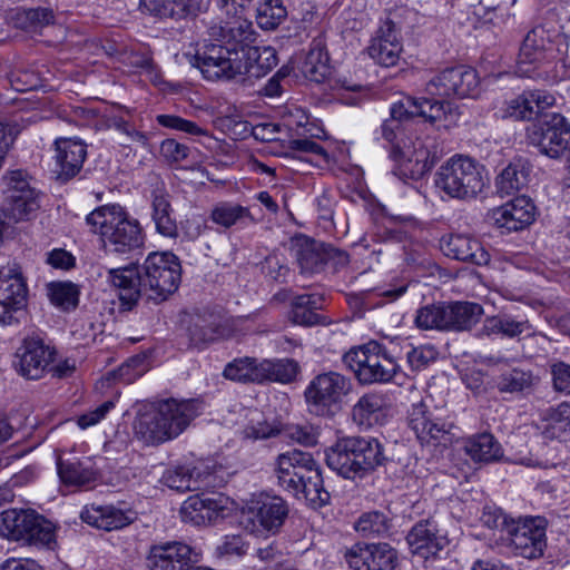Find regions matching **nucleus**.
Returning a JSON list of instances; mask_svg holds the SVG:
<instances>
[{
	"mask_svg": "<svg viewBox=\"0 0 570 570\" xmlns=\"http://www.w3.org/2000/svg\"><path fill=\"white\" fill-rule=\"evenodd\" d=\"M326 465L347 480L365 479L390 462L385 445L376 438H338L325 450Z\"/></svg>",
	"mask_w": 570,
	"mask_h": 570,
	"instance_id": "nucleus-1",
	"label": "nucleus"
},
{
	"mask_svg": "<svg viewBox=\"0 0 570 570\" xmlns=\"http://www.w3.org/2000/svg\"><path fill=\"white\" fill-rule=\"evenodd\" d=\"M198 415L196 400H163L136 417L135 435L146 445H159L179 436Z\"/></svg>",
	"mask_w": 570,
	"mask_h": 570,
	"instance_id": "nucleus-2",
	"label": "nucleus"
},
{
	"mask_svg": "<svg viewBox=\"0 0 570 570\" xmlns=\"http://www.w3.org/2000/svg\"><path fill=\"white\" fill-rule=\"evenodd\" d=\"M277 483L288 493L305 499L312 507H323L331 495L324 489L317 462L308 452L291 450L281 453L275 462Z\"/></svg>",
	"mask_w": 570,
	"mask_h": 570,
	"instance_id": "nucleus-3",
	"label": "nucleus"
},
{
	"mask_svg": "<svg viewBox=\"0 0 570 570\" xmlns=\"http://www.w3.org/2000/svg\"><path fill=\"white\" fill-rule=\"evenodd\" d=\"M86 225L99 234L117 253L126 254L144 246L145 236L139 222L129 217L118 204L104 205L86 216Z\"/></svg>",
	"mask_w": 570,
	"mask_h": 570,
	"instance_id": "nucleus-4",
	"label": "nucleus"
},
{
	"mask_svg": "<svg viewBox=\"0 0 570 570\" xmlns=\"http://www.w3.org/2000/svg\"><path fill=\"white\" fill-rule=\"evenodd\" d=\"M559 36L558 29L548 23L528 31L519 49L515 73L534 80L554 81L551 63L556 58L554 41Z\"/></svg>",
	"mask_w": 570,
	"mask_h": 570,
	"instance_id": "nucleus-5",
	"label": "nucleus"
},
{
	"mask_svg": "<svg viewBox=\"0 0 570 570\" xmlns=\"http://www.w3.org/2000/svg\"><path fill=\"white\" fill-rule=\"evenodd\" d=\"M435 185L452 198H475L487 185L484 167L469 156L454 155L438 169Z\"/></svg>",
	"mask_w": 570,
	"mask_h": 570,
	"instance_id": "nucleus-6",
	"label": "nucleus"
},
{
	"mask_svg": "<svg viewBox=\"0 0 570 570\" xmlns=\"http://www.w3.org/2000/svg\"><path fill=\"white\" fill-rule=\"evenodd\" d=\"M343 361L364 385L387 383L401 371L395 356L375 341L351 348Z\"/></svg>",
	"mask_w": 570,
	"mask_h": 570,
	"instance_id": "nucleus-7",
	"label": "nucleus"
},
{
	"mask_svg": "<svg viewBox=\"0 0 570 570\" xmlns=\"http://www.w3.org/2000/svg\"><path fill=\"white\" fill-rule=\"evenodd\" d=\"M0 535L23 544L52 549L56 528L32 509H8L0 513Z\"/></svg>",
	"mask_w": 570,
	"mask_h": 570,
	"instance_id": "nucleus-8",
	"label": "nucleus"
},
{
	"mask_svg": "<svg viewBox=\"0 0 570 570\" xmlns=\"http://www.w3.org/2000/svg\"><path fill=\"white\" fill-rule=\"evenodd\" d=\"M141 278L147 298L156 303L164 302L180 284V262L170 252L150 253L141 266Z\"/></svg>",
	"mask_w": 570,
	"mask_h": 570,
	"instance_id": "nucleus-9",
	"label": "nucleus"
},
{
	"mask_svg": "<svg viewBox=\"0 0 570 570\" xmlns=\"http://www.w3.org/2000/svg\"><path fill=\"white\" fill-rule=\"evenodd\" d=\"M350 377L328 371L312 379L305 389L304 396L312 413L331 416L342 406L343 400L352 392Z\"/></svg>",
	"mask_w": 570,
	"mask_h": 570,
	"instance_id": "nucleus-10",
	"label": "nucleus"
},
{
	"mask_svg": "<svg viewBox=\"0 0 570 570\" xmlns=\"http://www.w3.org/2000/svg\"><path fill=\"white\" fill-rule=\"evenodd\" d=\"M525 137L529 145L549 158H560L570 148V126L557 112L541 115L527 127Z\"/></svg>",
	"mask_w": 570,
	"mask_h": 570,
	"instance_id": "nucleus-11",
	"label": "nucleus"
},
{
	"mask_svg": "<svg viewBox=\"0 0 570 570\" xmlns=\"http://www.w3.org/2000/svg\"><path fill=\"white\" fill-rule=\"evenodd\" d=\"M234 49H225L216 42L205 43L195 53L186 52L188 62L198 68L208 80L232 79L243 73L242 57Z\"/></svg>",
	"mask_w": 570,
	"mask_h": 570,
	"instance_id": "nucleus-12",
	"label": "nucleus"
},
{
	"mask_svg": "<svg viewBox=\"0 0 570 570\" xmlns=\"http://www.w3.org/2000/svg\"><path fill=\"white\" fill-rule=\"evenodd\" d=\"M546 528L547 521L541 517L518 519L510 525L505 540L514 554L537 559L543 556L547 548Z\"/></svg>",
	"mask_w": 570,
	"mask_h": 570,
	"instance_id": "nucleus-13",
	"label": "nucleus"
},
{
	"mask_svg": "<svg viewBox=\"0 0 570 570\" xmlns=\"http://www.w3.org/2000/svg\"><path fill=\"white\" fill-rule=\"evenodd\" d=\"M479 76L472 68L458 66L446 68L435 75L426 83V92L438 96L445 101V98H468L475 97L479 92Z\"/></svg>",
	"mask_w": 570,
	"mask_h": 570,
	"instance_id": "nucleus-14",
	"label": "nucleus"
},
{
	"mask_svg": "<svg viewBox=\"0 0 570 570\" xmlns=\"http://www.w3.org/2000/svg\"><path fill=\"white\" fill-rule=\"evenodd\" d=\"M391 156L399 163L396 175L403 178L420 179L429 173L439 161L440 154L432 138L416 139L412 150H403L394 146Z\"/></svg>",
	"mask_w": 570,
	"mask_h": 570,
	"instance_id": "nucleus-15",
	"label": "nucleus"
},
{
	"mask_svg": "<svg viewBox=\"0 0 570 570\" xmlns=\"http://www.w3.org/2000/svg\"><path fill=\"white\" fill-rule=\"evenodd\" d=\"M407 425L422 445L446 448L452 443V424L435 417L423 402L412 405Z\"/></svg>",
	"mask_w": 570,
	"mask_h": 570,
	"instance_id": "nucleus-16",
	"label": "nucleus"
},
{
	"mask_svg": "<svg viewBox=\"0 0 570 570\" xmlns=\"http://www.w3.org/2000/svg\"><path fill=\"white\" fill-rule=\"evenodd\" d=\"M55 350L40 335L26 336L17 348L13 362L17 372L28 380L41 379L53 362Z\"/></svg>",
	"mask_w": 570,
	"mask_h": 570,
	"instance_id": "nucleus-17",
	"label": "nucleus"
},
{
	"mask_svg": "<svg viewBox=\"0 0 570 570\" xmlns=\"http://www.w3.org/2000/svg\"><path fill=\"white\" fill-rule=\"evenodd\" d=\"M27 284L17 264L0 267V324L18 322L16 314L27 304Z\"/></svg>",
	"mask_w": 570,
	"mask_h": 570,
	"instance_id": "nucleus-18",
	"label": "nucleus"
},
{
	"mask_svg": "<svg viewBox=\"0 0 570 570\" xmlns=\"http://www.w3.org/2000/svg\"><path fill=\"white\" fill-rule=\"evenodd\" d=\"M353 570H397V551L389 543H356L345 552Z\"/></svg>",
	"mask_w": 570,
	"mask_h": 570,
	"instance_id": "nucleus-19",
	"label": "nucleus"
},
{
	"mask_svg": "<svg viewBox=\"0 0 570 570\" xmlns=\"http://www.w3.org/2000/svg\"><path fill=\"white\" fill-rule=\"evenodd\" d=\"M230 510V501L219 493H212L206 497L197 494L189 497L180 509L181 519L194 525H207L218 519L227 517Z\"/></svg>",
	"mask_w": 570,
	"mask_h": 570,
	"instance_id": "nucleus-20",
	"label": "nucleus"
},
{
	"mask_svg": "<svg viewBox=\"0 0 570 570\" xmlns=\"http://www.w3.org/2000/svg\"><path fill=\"white\" fill-rule=\"evenodd\" d=\"M200 553L183 542H166L150 548L146 564L149 570H189Z\"/></svg>",
	"mask_w": 570,
	"mask_h": 570,
	"instance_id": "nucleus-21",
	"label": "nucleus"
},
{
	"mask_svg": "<svg viewBox=\"0 0 570 570\" xmlns=\"http://www.w3.org/2000/svg\"><path fill=\"white\" fill-rule=\"evenodd\" d=\"M556 104V97L546 90H524L520 95L505 100L501 108L502 118L517 121L538 119L543 111Z\"/></svg>",
	"mask_w": 570,
	"mask_h": 570,
	"instance_id": "nucleus-22",
	"label": "nucleus"
},
{
	"mask_svg": "<svg viewBox=\"0 0 570 570\" xmlns=\"http://www.w3.org/2000/svg\"><path fill=\"white\" fill-rule=\"evenodd\" d=\"M230 14H233L232 19L213 24L209 28V35L217 41L216 43L223 45L225 49H234L233 52L242 56L254 41V31L252 23L242 18L238 11L235 13L232 9Z\"/></svg>",
	"mask_w": 570,
	"mask_h": 570,
	"instance_id": "nucleus-23",
	"label": "nucleus"
},
{
	"mask_svg": "<svg viewBox=\"0 0 570 570\" xmlns=\"http://www.w3.org/2000/svg\"><path fill=\"white\" fill-rule=\"evenodd\" d=\"M449 101L432 100L428 98L404 97L391 106V119L401 122L413 117H422L430 122L441 120L451 112Z\"/></svg>",
	"mask_w": 570,
	"mask_h": 570,
	"instance_id": "nucleus-24",
	"label": "nucleus"
},
{
	"mask_svg": "<svg viewBox=\"0 0 570 570\" xmlns=\"http://www.w3.org/2000/svg\"><path fill=\"white\" fill-rule=\"evenodd\" d=\"M490 219L498 228L518 232L534 222L535 206L529 197L519 196L492 209Z\"/></svg>",
	"mask_w": 570,
	"mask_h": 570,
	"instance_id": "nucleus-25",
	"label": "nucleus"
},
{
	"mask_svg": "<svg viewBox=\"0 0 570 570\" xmlns=\"http://www.w3.org/2000/svg\"><path fill=\"white\" fill-rule=\"evenodd\" d=\"M161 481L178 492L209 490L216 487V476L204 465L169 468L164 472Z\"/></svg>",
	"mask_w": 570,
	"mask_h": 570,
	"instance_id": "nucleus-26",
	"label": "nucleus"
},
{
	"mask_svg": "<svg viewBox=\"0 0 570 570\" xmlns=\"http://www.w3.org/2000/svg\"><path fill=\"white\" fill-rule=\"evenodd\" d=\"M137 514L131 509H122L114 504L87 505L80 512V519L99 530L115 531L131 524Z\"/></svg>",
	"mask_w": 570,
	"mask_h": 570,
	"instance_id": "nucleus-27",
	"label": "nucleus"
},
{
	"mask_svg": "<svg viewBox=\"0 0 570 570\" xmlns=\"http://www.w3.org/2000/svg\"><path fill=\"white\" fill-rule=\"evenodd\" d=\"M411 552L424 559L434 557L448 544L445 535L439 533L436 523L431 520H421L413 525L406 535Z\"/></svg>",
	"mask_w": 570,
	"mask_h": 570,
	"instance_id": "nucleus-28",
	"label": "nucleus"
},
{
	"mask_svg": "<svg viewBox=\"0 0 570 570\" xmlns=\"http://www.w3.org/2000/svg\"><path fill=\"white\" fill-rule=\"evenodd\" d=\"M249 512L264 530L276 533L287 519L289 509L281 497L261 495L252 502Z\"/></svg>",
	"mask_w": 570,
	"mask_h": 570,
	"instance_id": "nucleus-29",
	"label": "nucleus"
},
{
	"mask_svg": "<svg viewBox=\"0 0 570 570\" xmlns=\"http://www.w3.org/2000/svg\"><path fill=\"white\" fill-rule=\"evenodd\" d=\"M109 281L119 291V301L124 309H131L137 303L142 289L141 268L136 266H126L111 268L108 272Z\"/></svg>",
	"mask_w": 570,
	"mask_h": 570,
	"instance_id": "nucleus-30",
	"label": "nucleus"
},
{
	"mask_svg": "<svg viewBox=\"0 0 570 570\" xmlns=\"http://www.w3.org/2000/svg\"><path fill=\"white\" fill-rule=\"evenodd\" d=\"M55 148L59 178L68 180L75 177L86 159V145L80 140L58 138L55 141Z\"/></svg>",
	"mask_w": 570,
	"mask_h": 570,
	"instance_id": "nucleus-31",
	"label": "nucleus"
},
{
	"mask_svg": "<svg viewBox=\"0 0 570 570\" xmlns=\"http://www.w3.org/2000/svg\"><path fill=\"white\" fill-rule=\"evenodd\" d=\"M441 248L448 257L453 259L475 265H485L490 261V255L481 243L466 235H450L443 238Z\"/></svg>",
	"mask_w": 570,
	"mask_h": 570,
	"instance_id": "nucleus-32",
	"label": "nucleus"
},
{
	"mask_svg": "<svg viewBox=\"0 0 570 570\" xmlns=\"http://www.w3.org/2000/svg\"><path fill=\"white\" fill-rule=\"evenodd\" d=\"M337 258L338 264H347L348 255L335 248H324L315 242H306L295 249V258L303 273L320 272L328 258Z\"/></svg>",
	"mask_w": 570,
	"mask_h": 570,
	"instance_id": "nucleus-33",
	"label": "nucleus"
},
{
	"mask_svg": "<svg viewBox=\"0 0 570 570\" xmlns=\"http://www.w3.org/2000/svg\"><path fill=\"white\" fill-rule=\"evenodd\" d=\"M443 331L471 330L481 318L483 307L472 302H444Z\"/></svg>",
	"mask_w": 570,
	"mask_h": 570,
	"instance_id": "nucleus-34",
	"label": "nucleus"
},
{
	"mask_svg": "<svg viewBox=\"0 0 570 570\" xmlns=\"http://www.w3.org/2000/svg\"><path fill=\"white\" fill-rule=\"evenodd\" d=\"M57 471L61 483L66 487L86 488L98 479V470L90 460L57 459Z\"/></svg>",
	"mask_w": 570,
	"mask_h": 570,
	"instance_id": "nucleus-35",
	"label": "nucleus"
},
{
	"mask_svg": "<svg viewBox=\"0 0 570 570\" xmlns=\"http://www.w3.org/2000/svg\"><path fill=\"white\" fill-rule=\"evenodd\" d=\"M538 383V377L531 370L523 367H507L494 377V386L501 394L513 396L531 393Z\"/></svg>",
	"mask_w": 570,
	"mask_h": 570,
	"instance_id": "nucleus-36",
	"label": "nucleus"
},
{
	"mask_svg": "<svg viewBox=\"0 0 570 570\" xmlns=\"http://www.w3.org/2000/svg\"><path fill=\"white\" fill-rule=\"evenodd\" d=\"M323 297L317 294H302L293 297L291 302L289 320L297 325L315 326L327 325L326 316L317 313L322 308Z\"/></svg>",
	"mask_w": 570,
	"mask_h": 570,
	"instance_id": "nucleus-37",
	"label": "nucleus"
},
{
	"mask_svg": "<svg viewBox=\"0 0 570 570\" xmlns=\"http://www.w3.org/2000/svg\"><path fill=\"white\" fill-rule=\"evenodd\" d=\"M501 334L509 338L531 336L534 330L528 320H517L508 314L485 318L482 327L478 331L479 338Z\"/></svg>",
	"mask_w": 570,
	"mask_h": 570,
	"instance_id": "nucleus-38",
	"label": "nucleus"
},
{
	"mask_svg": "<svg viewBox=\"0 0 570 570\" xmlns=\"http://www.w3.org/2000/svg\"><path fill=\"white\" fill-rule=\"evenodd\" d=\"M385 417V399L381 394L366 393L352 407V419L360 428L381 425Z\"/></svg>",
	"mask_w": 570,
	"mask_h": 570,
	"instance_id": "nucleus-39",
	"label": "nucleus"
},
{
	"mask_svg": "<svg viewBox=\"0 0 570 570\" xmlns=\"http://www.w3.org/2000/svg\"><path fill=\"white\" fill-rule=\"evenodd\" d=\"M151 218L156 230L165 237L175 238L178 235L174 209L169 193L164 189H155L151 193Z\"/></svg>",
	"mask_w": 570,
	"mask_h": 570,
	"instance_id": "nucleus-40",
	"label": "nucleus"
},
{
	"mask_svg": "<svg viewBox=\"0 0 570 570\" xmlns=\"http://www.w3.org/2000/svg\"><path fill=\"white\" fill-rule=\"evenodd\" d=\"M328 55L322 39H314L299 65L303 77L312 82H323L330 73Z\"/></svg>",
	"mask_w": 570,
	"mask_h": 570,
	"instance_id": "nucleus-41",
	"label": "nucleus"
},
{
	"mask_svg": "<svg viewBox=\"0 0 570 570\" xmlns=\"http://www.w3.org/2000/svg\"><path fill=\"white\" fill-rule=\"evenodd\" d=\"M240 57L243 73L255 78L265 76L278 63L277 52L271 46H250Z\"/></svg>",
	"mask_w": 570,
	"mask_h": 570,
	"instance_id": "nucleus-42",
	"label": "nucleus"
},
{
	"mask_svg": "<svg viewBox=\"0 0 570 570\" xmlns=\"http://www.w3.org/2000/svg\"><path fill=\"white\" fill-rule=\"evenodd\" d=\"M464 451L475 462L490 463L503 456L501 444L490 433H481L468 439Z\"/></svg>",
	"mask_w": 570,
	"mask_h": 570,
	"instance_id": "nucleus-43",
	"label": "nucleus"
},
{
	"mask_svg": "<svg viewBox=\"0 0 570 570\" xmlns=\"http://www.w3.org/2000/svg\"><path fill=\"white\" fill-rule=\"evenodd\" d=\"M39 208L38 197L35 193H22L19 195L6 196L3 210L6 213L7 226L28 218V216Z\"/></svg>",
	"mask_w": 570,
	"mask_h": 570,
	"instance_id": "nucleus-44",
	"label": "nucleus"
},
{
	"mask_svg": "<svg viewBox=\"0 0 570 570\" xmlns=\"http://www.w3.org/2000/svg\"><path fill=\"white\" fill-rule=\"evenodd\" d=\"M298 370V364L289 358L277 361L263 360L259 362L258 366L261 383L265 381L291 383L295 380Z\"/></svg>",
	"mask_w": 570,
	"mask_h": 570,
	"instance_id": "nucleus-45",
	"label": "nucleus"
},
{
	"mask_svg": "<svg viewBox=\"0 0 570 570\" xmlns=\"http://www.w3.org/2000/svg\"><path fill=\"white\" fill-rule=\"evenodd\" d=\"M210 218L215 224L225 228L246 225L254 220L247 207L235 203H220L216 205L210 213Z\"/></svg>",
	"mask_w": 570,
	"mask_h": 570,
	"instance_id": "nucleus-46",
	"label": "nucleus"
},
{
	"mask_svg": "<svg viewBox=\"0 0 570 570\" xmlns=\"http://www.w3.org/2000/svg\"><path fill=\"white\" fill-rule=\"evenodd\" d=\"M542 434L546 439H561L570 433V404L560 403L557 407L549 410Z\"/></svg>",
	"mask_w": 570,
	"mask_h": 570,
	"instance_id": "nucleus-47",
	"label": "nucleus"
},
{
	"mask_svg": "<svg viewBox=\"0 0 570 570\" xmlns=\"http://www.w3.org/2000/svg\"><path fill=\"white\" fill-rule=\"evenodd\" d=\"M259 362L253 357H239L229 362L223 372L225 379L235 382L261 383Z\"/></svg>",
	"mask_w": 570,
	"mask_h": 570,
	"instance_id": "nucleus-48",
	"label": "nucleus"
},
{
	"mask_svg": "<svg viewBox=\"0 0 570 570\" xmlns=\"http://www.w3.org/2000/svg\"><path fill=\"white\" fill-rule=\"evenodd\" d=\"M528 171L523 166L510 164L497 177V190L501 196H509L528 184Z\"/></svg>",
	"mask_w": 570,
	"mask_h": 570,
	"instance_id": "nucleus-49",
	"label": "nucleus"
},
{
	"mask_svg": "<svg viewBox=\"0 0 570 570\" xmlns=\"http://www.w3.org/2000/svg\"><path fill=\"white\" fill-rule=\"evenodd\" d=\"M287 151L284 157L289 160H299L312 163L313 158L327 159L326 150L308 138H297L288 140Z\"/></svg>",
	"mask_w": 570,
	"mask_h": 570,
	"instance_id": "nucleus-50",
	"label": "nucleus"
},
{
	"mask_svg": "<svg viewBox=\"0 0 570 570\" xmlns=\"http://www.w3.org/2000/svg\"><path fill=\"white\" fill-rule=\"evenodd\" d=\"M50 302L62 311L75 309L79 302V291L70 282H56L48 285Z\"/></svg>",
	"mask_w": 570,
	"mask_h": 570,
	"instance_id": "nucleus-51",
	"label": "nucleus"
},
{
	"mask_svg": "<svg viewBox=\"0 0 570 570\" xmlns=\"http://www.w3.org/2000/svg\"><path fill=\"white\" fill-rule=\"evenodd\" d=\"M391 520L381 511L363 513L355 523V530L363 537H380L390 531Z\"/></svg>",
	"mask_w": 570,
	"mask_h": 570,
	"instance_id": "nucleus-52",
	"label": "nucleus"
},
{
	"mask_svg": "<svg viewBox=\"0 0 570 570\" xmlns=\"http://www.w3.org/2000/svg\"><path fill=\"white\" fill-rule=\"evenodd\" d=\"M257 24L264 30H273L285 19L287 11L282 0H265L256 9Z\"/></svg>",
	"mask_w": 570,
	"mask_h": 570,
	"instance_id": "nucleus-53",
	"label": "nucleus"
},
{
	"mask_svg": "<svg viewBox=\"0 0 570 570\" xmlns=\"http://www.w3.org/2000/svg\"><path fill=\"white\" fill-rule=\"evenodd\" d=\"M444 302L428 304L416 311L414 324L420 330L443 331Z\"/></svg>",
	"mask_w": 570,
	"mask_h": 570,
	"instance_id": "nucleus-54",
	"label": "nucleus"
},
{
	"mask_svg": "<svg viewBox=\"0 0 570 570\" xmlns=\"http://www.w3.org/2000/svg\"><path fill=\"white\" fill-rule=\"evenodd\" d=\"M187 332L191 344L195 346L214 342L219 336L218 326L202 316L191 318Z\"/></svg>",
	"mask_w": 570,
	"mask_h": 570,
	"instance_id": "nucleus-55",
	"label": "nucleus"
},
{
	"mask_svg": "<svg viewBox=\"0 0 570 570\" xmlns=\"http://www.w3.org/2000/svg\"><path fill=\"white\" fill-rule=\"evenodd\" d=\"M19 20L21 21V27L24 30L37 32L53 23L55 14L53 11L48 8H33L24 10Z\"/></svg>",
	"mask_w": 570,
	"mask_h": 570,
	"instance_id": "nucleus-56",
	"label": "nucleus"
},
{
	"mask_svg": "<svg viewBox=\"0 0 570 570\" xmlns=\"http://www.w3.org/2000/svg\"><path fill=\"white\" fill-rule=\"evenodd\" d=\"M367 50L370 57L377 63L384 67H391L397 62L402 51V45L401 42H371Z\"/></svg>",
	"mask_w": 570,
	"mask_h": 570,
	"instance_id": "nucleus-57",
	"label": "nucleus"
},
{
	"mask_svg": "<svg viewBox=\"0 0 570 570\" xmlns=\"http://www.w3.org/2000/svg\"><path fill=\"white\" fill-rule=\"evenodd\" d=\"M209 0H168L169 18L183 19L187 17H196L198 13L206 11Z\"/></svg>",
	"mask_w": 570,
	"mask_h": 570,
	"instance_id": "nucleus-58",
	"label": "nucleus"
},
{
	"mask_svg": "<svg viewBox=\"0 0 570 570\" xmlns=\"http://www.w3.org/2000/svg\"><path fill=\"white\" fill-rule=\"evenodd\" d=\"M481 521L489 529L499 530L502 533L501 538L505 539L515 519L508 517L500 508L488 505L483 509Z\"/></svg>",
	"mask_w": 570,
	"mask_h": 570,
	"instance_id": "nucleus-59",
	"label": "nucleus"
},
{
	"mask_svg": "<svg viewBox=\"0 0 570 570\" xmlns=\"http://www.w3.org/2000/svg\"><path fill=\"white\" fill-rule=\"evenodd\" d=\"M1 184L4 196L35 193V189L30 187L27 173L21 169L7 173L2 177Z\"/></svg>",
	"mask_w": 570,
	"mask_h": 570,
	"instance_id": "nucleus-60",
	"label": "nucleus"
},
{
	"mask_svg": "<svg viewBox=\"0 0 570 570\" xmlns=\"http://www.w3.org/2000/svg\"><path fill=\"white\" fill-rule=\"evenodd\" d=\"M436 358L438 351L432 345L412 347L406 353L407 364L413 372L426 368Z\"/></svg>",
	"mask_w": 570,
	"mask_h": 570,
	"instance_id": "nucleus-61",
	"label": "nucleus"
},
{
	"mask_svg": "<svg viewBox=\"0 0 570 570\" xmlns=\"http://www.w3.org/2000/svg\"><path fill=\"white\" fill-rule=\"evenodd\" d=\"M157 122L166 128L184 131L189 135H206L207 131L200 128L196 122L184 119L176 115H158Z\"/></svg>",
	"mask_w": 570,
	"mask_h": 570,
	"instance_id": "nucleus-62",
	"label": "nucleus"
},
{
	"mask_svg": "<svg viewBox=\"0 0 570 570\" xmlns=\"http://www.w3.org/2000/svg\"><path fill=\"white\" fill-rule=\"evenodd\" d=\"M248 544L238 534L225 535L223 542L217 546L216 553L223 556H237L246 554Z\"/></svg>",
	"mask_w": 570,
	"mask_h": 570,
	"instance_id": "nucleus-63",
	"label": "nucleus"
},
{
	"mask_svg": "<svg viewBox=\"0 0 570 570\" xmlns=\"http://www.w3.org/2000/svg\"><path fill=\"white\" fill-rule=\"evenodd\" d=\"M553 389L557 392L570 395V364L556 362L551 365Z\"/></svg>",
	"mask_w": 570,
	"mask_h": 570,
	"instance_id": "nucleus-64",
	"label": "nucleus"
}]
</instances>
